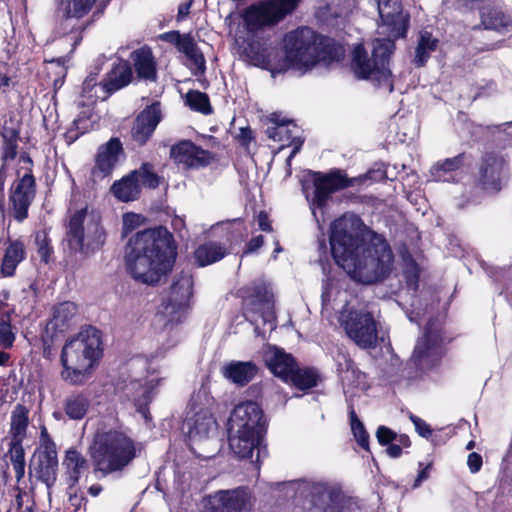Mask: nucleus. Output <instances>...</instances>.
<instances>
[{"label":"nucleus","instance_id":"nucleus-1","mask_svg":"<svg viewBox=\"0 0 512 512\" xmlns=\"http://www.w3.org/2000/svg\"><path fill=\"white\" fill-rule=\"evenodd\" d=\"M330 248L335 263L356 282L374 284L385 280L392 272L394 255L382 236L368 243L359 233L333 228Z\"/></svg>","mask_w":512,"mask_h":512},{"label":"nucleus","instance_id":"nucleus-2","mask_svg":"<svg viewBox=\"0 0 512 512\" xmlns=\"http://www.w3.org/2000/svg\"><path fill=\"white\" fill-rule=\"evenodd\" d=\"M177 258L173 234L164 226L138 231L125 247V265L131 277L155 286L171 273Z\"/></svg>","mask_w":512,"mask_h":512},{"label":"nucleus","instance_id":"nucleus-3","mask_svg":"<svg viewBox=\"0 0 512 512\" xmlns=\"http://www.w3.org/2000/svg\"><path fill=\"white\" fill-rule=\"evenodd\" d=\"M285 58L278 71L293 68L306 73L320 62L338 61L342 48L337 42L308 26L298 27L284 37Z\"/></svg>","mask_w":512,"mask_h":512},{"label":"nucleus","instance_id":"nucleus-4","mask_svg":"<svg viewBox=\"0 0 512 512\" xmlns=\"http://www.w3.org/2000/svg\"><path fill=\"white\" fill-rule=\"evenodd\" d=\"M87 454L95 475L107 477L121 473L138 454L137 442L120 427H98L88 446Z\"/></svg>","mask_w":512,"mask_h":512},{"label":"nucleus","instance_id":"nucleus-5","mask_svg":"<svg viewBox=\"0 0 512 512\" xmlns=\"http://www.w3.org/2000/svg\"><path fill=\"white\" fill-rule=\"evenodd\" d=\"M100 330L89 326L66 340L60 355L61 378L70 385H83L103 356Z\"/></svg>","mask_w":512,"mask_h":512},{"label":"nucleus","instance_id":"nucleus-6","mask_svg":"<svg viewBox=\"0 0 512 512\" xmlns=\"http://www.w3.org/2000/svg\"><path fill=\"white\" fill-rule=\"evenodd\" d=\"M386 178L385 170H368L365 174L349 178L345 171L332 169L327 173L307 169L300 179L301 190L311 206L326 207L331 195L346 188L363 185L366 181H380Z\"/></svg>","mask_w":512,"mask_h":512},{"label":"nucleus","instance_id":"nucleus-7","mask_svg":"<svg viewBox=\"0 0 512 512\" xmlns=\"http://www.w3.org/2000/svg\"><path fill=\"white\" fill-rule=\"evenodd\" d=\"M385 38H376L373 41L371 58H368L367 51L362 44L357 45L353 50L351 62L352 70L358 79H373L379 85L389 84L392 87V72L390 69V58L396 49L394 38L385 35Z\"/></svg>","mask_w":512,"mask_h":512},{"label":"nucleus","instance_id":"nucleus-8","mask_svg":"<svg viewBox=\"0 0 512 512\" xmlns=\"http://www.w3.org/2000/svg\"><path fill=\"white\" fill-rule=\"evenodd\" d=\"M87 216V207L76 210L69 219L66 231L68 247L74 252L84 254L100 250L107 238V233L99 220L88 225L85 236L84 222Z\"/></svg>","mask_w":512,"mask_h":512},{"label":"nucleus","instance_id":"nucleus-9","mask_svg":"<svg viewBox=\"0 0 512 512\" xmlns=\"http://www.w3.org/2000/svg\"><path fill=\"white\" fill-rule=\"evenodd\" d=\"M27 167L17 172V178L9 191V212L15 221L22 223L29 216V208L36 197V179L33 174V160L30 156L22 157Z\"/></svg>","mask_w":512,"mask_h":512},{"label":"nucleus","instance_id":"nucleus-10","mask_svg":"<svg viewBox=\"0 0 512 512\" xmlns=\"http://www.w3.org/2000/svg\"><path fill=\"white\" fill-rule=\"evenodd\" d=\"M78 307L74 302L64 301L53 306L52 317L41 334L43 357L50 359L55 344L75 325Z\"/></svg>","mask_w":512,"mask_h":512},{"label":"nucleus","instance_id":"nucleus-11","mask_svg":"<svg viewBox=\"0 0 512 512\" xmlns=\"http://www.w3.org/2000/svg\"><path fill=\"white\" fill-rule=\"evenodd\" d=\"M242 299V314L251 324L261 317L264 322L275 319L274 295L264 282H253L239 289Z\"/></svg>","mask_w":512,"mask_h":512},{"label":"nucleus","instance_id":"nucleus-12","mask_svg":"<svg viewBox=\"0 0 512 512\" xmlns=\"http://www.w3.org/2000/svg\"><path fill=\"white\" fill-rule=\"evenodd\" d=\"M357 499L347 495L340 486L316 483L309 492L308 512H351Z\"/></svg>","mask_w":512,"mask_h":512},{"label":"nucleus","instance_id":"nucleus-13","mask_svg":"<svg viewBox=\"0 0 512 512\" xmlns=\"http://www.w3.org/2000/svg\"><path fill=\"white\" fill-rule=\"evenodd\" d=\"M169 158L178 168L190 171L208 167L217 160V155L192 140L182 139L170 147Z\"/></svg>","mask_w":512,"mask_h":512},{"label":"nucleus","instance_id":"nucleus-14","mask_svg":"<svg viewBox=\"0 0 512 512\" xmlns=\"http://www.w3.org/2000/svg\"><path fill=\"white\" fill-rule=\"evenodd\" d=\"M248 431L265 435L267 420L261 406L255 401H244L236 405L228 420V432Z\"/></svg>","mask_w":512,"mask_h":512},{"label":"nucleus","instance_id":"nucleus-15","mask_svg":"<svg viewBox=\"0 0 512 512\" xmlns=\"http://www.w3.org/2000/svg\"><path fill=\"white\" fill-rule=\"evenodd\" d=\"M343 327L347 336L360 348L369 349L376 345L377 325L372 313L351 310L343 321Z\"/></svg>","mask_w":512,"mask_h":512},{"label":"nucleus","instance_id":"nucleus-16","mask_svg":"<svg viewBox=\"0 0 512 512\" xmlns=\"http://www.w3.org/2000/svg\"><path fill=\"white\" fill-rule=\"evenodd\" d=\"M505 159L496 152H485L479 161L474 182L483 191L499 192L501 178L505 169Z\"/></svg>","mask_w":512,"mask_h":512},{"label":"nucleus","instance_id":"nucleus-17","mask_svg":"<svg viewBox=\"0 0 512 512\" xmlns=\"http://www.w3.org/2000/svg\"><path fill=\"white\" fill-rule=\"evenodd\" d=\"M253 495L248 486L220 490L210 497L208 512H243L253 506Z\"/></svg>","mask_w":512,"mask_h":512},{"label":"nucleus","instance_id":"nucleus-18","mask_svg":"<svg viewBox=\"0 0 512 512\" xmlns=\"http://www.w3.org/2000/svg\"><path fill=\"white\" fill-rule=\"evenodd\" d=\"M384 35L405 38L409 29V14H403L401 0H376Z\"/></svg>","mask_w":512,"mask_h":512},{"label":"nucleus","instance_id":"nucleus-19","mask_svg":"<svg viewBox=\"0 0 512 512\" xmlns=\"http://www.w3.org/2000/svg\"><path fill=\"white\" fill-rule=\"evenodd\" d=\"M159 39L176 47L195 66L192 71L195 76H204L206 72V59L198 47L191 33L181 34L178 30H171L159 35Z\"/></svg>","mask_w":512,"mask_h":512},{"label":"nucleus","instance_id":"nucleus-20","mask_svg":"<svg viewBox=\"0 0 512 512\" xmlns=\"http://www.w3.org/2000/svg\"><path fill=\"white\" fill-rule=\"evenodd\" d=\"M123 155V144L118 137H111L106 143L101 144L97 149L94 166L91 169L93 179L109 178Z\"/></svg>","mask_w":512,"mask_h":512},{"label":"nucleus","instance_id":"nucleus-21","mask_svg":"<svg viewBox=\"0 0 512 512\" xmlns=\"http://www.w3.org/2000/svg\"><path fill=\"white\" fill-rule=\"evenodd\" d=\"M444 329L436 319H429L424 327L422 338L416 344L411 360L419 369L425 367L427 358L435 354L441 347L444 338Z\"/></svg>","mask_w":512,"mask_h":512},{"label":"nucleus","instance_id":"nucleus-22","mask_svg":"<svg viewBox=\"0 0 512 512\" xmlns=\"http://www.w3.org/2000/svg\"><path fill=\"white\" fill-rule=\"evenodd\" d=\"M46 440L43 449L37 454V465L35 466L36 478L44 483L48 490L56 484L58 476V456L54 441L48 436L46 429L41 433Z\"/></svg>","mask_w":512,"mask_h":512},{"label":"nucleus","instance_id":"nucleus-23","mask_svg":"<svg viewBox=\"0 0 512 512\" xmlns=\"http://www.w3.org/2000/svg\"><path fill=\"white\" fill-rule=\"evenodd\" d=\"M131 83H136L131 63L129 60L119 58L117 62L112 64L111 69L99 82V86L103 92L102 99L105 100L109 98Z\"/></svg>","mask_w":512,"mask_h":512},{"label":"nucleus","instance_id":"nucleus-24","mask_svg":"<svg viewBox=\"0 0 512 512\" xmlns=\"http://www.w3.org/2000/svg\"><path fill=\"white\" fill-rule=\"evenodd\" d=\"M131 63L136 83L156 82L158 79V65L152 48L145 44L133 50L128 59Z\"/></svg>","mask_w":512,"mask_h":512},{"label":"nucleus","instance_id":"nucleus-25","mask_svg":"<svg viewBox=\"0 0 512 512\" xmlns=\"http://www.w3.org/2000/svg\"><path fill=\"white\" fill-rule=\"evenodd\" d=\"M161 104L156 101L148 105L135 119L131 130L133 141L143 146L153 135L161 121Z\"/></svg>","mask_w":512,"mask_h":512},{"label":"nucleus","instance_id":"nucleus-26","mask_svg":"<svg viewBox=\"0 0 512 512\" xmlns=\"http://www.w3.org/2000/svg\"><path fill=\"white\" fill-rule=\"evenodd\" d=\"M242 18L245 29L249 33L258 32L266 26H273L279 23L273 12L272 3L269 1L250 5L244 10Z\"/></svg>","mask_w":512,"mask_h":512},{"label":"nucleus","instance_id":"nucleus-27","mask_svg":"<svg viewBox=\"0 0 512 512\" xmlns=\"http://www.w3.org/2000/svg\"><path fill=\"white\" fill-rule=\"evenodd\" d=\"M265 364L275 377L288 383L289 377L298 362L291 353H287L283 348L274 345L269 347L265 355Z\"/></svg>","mask_w":512,"mask_h":512},{"label":"nucleus","instance_id":"nucleus-28","mask_svg":"<svg viewBox=\"0 0 512 512\" xmlns=\"http://www.w3.org/2000/svg\"><path fill=\"white\" fill-rule=\"evenodd\" d=\"M337 374L344 390L350 391L366 384V374L362 372L348 353L339 352L336 357Z\"/></svg>","mask_w":512,"mask_h":512},{"label":"nucleus","instance_id":"nucleus-29","mask_svg":"<svg viewBox=\"0 0 512 512\" xmlns=\"http://www.w3.org/2000/svg\"><path fill=\"white\" fill-rule=\"evenodd\" d=\"M221 372L226 380L244 387L256 377L259 368L253 361L232 360L222 367Z\"/></svg>","mask_w":512,"mask_h":512},{"label":"nucleus","instance_id":"nucleus-30","mask_svg":"<svg viewBox=\"0 0 512 512\" xmlns=\"http://www.w3.org/2000/svg\"><path fill=\"white\" fill-rule=\"evenodd\" d=\"M62 465L65 469L66 482L70 489H73L78 485L81 474L88 469L89 462L76 447H70L65 451Z\"/></svg>","mask_w":512,"mask_h":512},{"label":"nucleus","instance_id":"nucleus-31","mask_svg":"<svg viewBox=\"0 0 512 512\" xmlns=\"http://www.w3.org/2000/svg\"><path fill=\"white\" fill-rule=\"evenodd\" d=\"M229 433V446L239 459L251 458L253 451L258 449L265 435H256L246 431H234Z\"/></svg>","mask_w":512,"mask_h":512},{"label":"nucleus","instance_id":"nucleus-32","mask_svg":"<svg viewBox=\"0 0 512 512\" xmlns=\"http://www.w3.org/2000/svg\"><path fill=\"white\" fill-rule=\"evenodd\" d=\"M113 196L124 203L132 202L140 198L142 188L138 181V171H130L121 179L116 180L111 188Z\"/></svg>","mask_w":512,"mask_h":512},{"label":"nucleus","instance_id":"nucleus-33","mask_svg":"<svg viewBox=\"0 0 512 512\" xmlns=\"http://www.w3.org/2000/svg\"><path fill=\"white\" fill-rule=\"evenodd\" d=\"M26 258V249L22 240L8 239L1 263V273L5 277L15 275L17 266Z\"/></svg>","mask_w":512,"mask_h":512},{"label":"nucleus","instance_id":"nucleus-34","mask_svg":"<svg viewBox=\"0 0 512 512\" xmlns=\"http://www.w3.org/2000/svg\"><path fill=\"white\" fill-rule=\"evenodd\" d=\"M228 254V248L222 243L207 241L195 249L194 259L198 267H206L219 262Z\"/></svg>","mask_w":512,"mask_h":512},{"label":"nucleus","instance_id":"nucleus-35","mask_svg":"<svg viewBox=\"0 0 512 512\" xmlns=\"http://www.w3.org/2000/svg\"><path fill=\"white\" fill-rule=\"evenodd\" d=\"M323 381L319 370L313 366L299 367L297 364L289 377V382L300 391H307L317 387Z\"/></svg>","mask_w":512,"mask_h":512},{"label":"nucleus","instance_id":"nucleus-36","mask_svg":"<svg viewBox=\"0 0 512 512\" xmlns=\"http://www.w3.org/2000/svg\"><path fill=\"white\" fill-rule=\"evenodd\" d=\"M91 401L83 392H72L63 401V411L70 420H82L87 415Z\"/></svg>","mask_w":512,"mask_h":512},{"label":"nucleus","instance_id":"nucleus-37","mask_svg":"<svg viewBox=\"0 0 512 512\" xmlns=\"http://www.w3.org/2000/svg\"><path fill=\"white\" fill-rule=\"evenodd\" d=\"M97 0H60L57 6V12L65 20L76 18L81 19L88 15Z\"/></svg>","mask_w":512,"mask_h":512},{"label":"nucleus","instance_id":"nucleus-38","mask_svg":"<svg viewBox=\"0 0 512 512\" xmlns=\"http://www.w3.org/2000/svg\"><path fill=\"white\" fill-rule=\"evenodd\" d=\"M193 295V281L188 277H181L171 286L170 304L178 310L189 307Z\"/></svg>","mask_w":512,"mask_h":512},{"label":"nucleus","instance_id":"nucleus-39","mask_svg":"<svg viewBox=\"0 0 512 512\" xmlns=\"http://www.w3.org/2000/svg\"><path fill=\"white\" fill-rule=\"evenodd\" d=\"M466 153L462 152L452 158L438 161L430 169V174L435 181H448L451 173L460 170L465 163Z\"/></svg>","mask_w":512,"mask_h":512},{"label":"nucleus","instance_id":"nucleus-40","mask_svg":"<svg viewBox=\"0 0 512 512\" xmlns=\"http://www.w3.org/2000/svg\"><path fill=\"white\" fill-rule=\"evenodd\" d=\"M29 425V410L21 403H18L12 413L9 434L11 441L23 442L26 437L27 428Z\"/></svg>","mask_w":512,"mask_h":512},{"label":"nucleus","instance_id":"nucleus-41","mask_svg":"<svg viewBox=\"0 0 512 512\" xmlns=\"http://www.w3.org/2000/svg\"><path fill=\"white\" fill-rule=\"evenodd\" d=\"M439 40L434 38L431 32L422 31L415 50L414 64L416 67H424L431 53L438 48Z\"/></svg>","mask_w":512,"mask_h":512},{"label":"nucleus","instance_id":"nucleus-42","mask_svg":"<svg viewBox=\"0 0 512 512\" xmlns=\"http://www.w3.org/2000/svg\"><path fill=\"white\" fill-rule=\"evenodd\" d=\"M481 23L475 26L474 29H479L481 26L484 29L500 30L509 25V18L498 8L490 7L480 13Z\"/></svg>","mask_w":512,"mask_h":512},{"label":"nucleus","instance_id":"nucleus-43","mask_svg":"<svg viewBox=\"0 0 512 512\" xmlns=\"http://www.w3.org/2000/svg\"><path fill=\"white\" fill-rule=\"evenodd\" d=\"M8 457L15 471L16 481L19 483L25 475V451L23 448V442L10 441L9 449L5 454Z\"/></svg>","mask_w":512,"mask_h":512},{"label":"nucleus","instance_id":"nucleus-44","mask_svg":"<svg viewBox=\"0 0 512 512\" xmlns=\"http://www.w3.org/2000/svg\"><path fill=\"white\" fill-rule=\"evenodd\" d=\"M269 120L271 123L275 124V126L268 127L266 130L267 136L270 139L283 142L292 137L291 131L287 128L292 122L291 120L281 118L280 114L277 113H272Z\"/></svg>","mask_w":512,"mask_h":512},{"label":"nucleus","instance_id":"nucleus-45","mask_svg":"<svg viewBox=\"0 0 512 512\" xmlns=\"http://www.w3.org/2000/svg\"><path fill=\"white\" fill-rule=\"evenodd\" d=\"M186 104L191 110L209 115L213 112L209 96L198 90H189L186 93Z\"/></svg>","mask_w":512,"mask_h":512},{"label":"nucleus","instance_id":"nucleus-46","mask_svg":"<svg viewBox=\"0 0 512 512\" xmlns=\"http://www.w3.org/2000/svg\"><path fill=\"white\" fill-rule=\"evenodd\" d=\"M420 273V266L411 255L404 258L403 277L408 290L413 292L418 290Z\"/></svg>","mask_w":512,"mask_h":512},{"label":"nucleus","instance_id":"nucleus-47","mask_svg":"<svg viewBox=\"0 0 512 512\" xmlns=\"http://www.w3.org/2000/svg\"><path fill=\"white\" fill-rule=\"evenodd\" d=\"M35 244L37 246V253L44 264H48L51 256L54 253L52 240L49 237V230L43 229L35 233Z\"/></svg>","mask_w":512,"mask_h":512},{"label":"nucleus","instance_id":"nucleus-48","mask_svg":"<svg viewBox=\"0 0 512 512\" xmlns=\"http://www.w3.org/2000/svg\"><path fill=\"white\" fill-rule=\"evenodd\" d=\"M213 423L214 421L211 416L202 415L200 413L195 414L192 422L189 424V437L206 438Z\"/></svg>","mask_w":512,"mask_h":512},{"label":"nucleus","instance_id":"nucleus-49","mask_svg":"<svg viewBox=\"0 0 512 512\" xmlns=\"http://www.w3.org/2000/svg\"><path fill=\"white\" fill-rule=\"evenodd\" d=\"M138 171V181L141 185L149 189H157L162 183L163 178L153 171V165L150 162H143Z\"/></svg>","mask_w":512,"mask_h":512},{"label":"nucleus","instance_id":"nucleus-50","mask_svg":"<svg viewBox=\"0 0 512 512\" xmlns=\"http://www.w3.org/2000/svg\"><path fill=\"white\" fill-rule=\"evenodd\" d=\"M349 419L352 433L358 445L364 450L369 451V434L353 408L349 411Z\"/></svg>","mask_w":512,"mask_h":512},{"label":"nucleus","instance_id":"nucleus-51","mask_svg":"<svg viewBox=\"0 0 512 512\" xmlns=\"http://www.w3.org/2000/svg\"><path fill=\"white\" fill-rule=\"evenodd\" d=\"M246 49L248 50V56L253 61L262 68L269 69L271 60L266 48L261 47L259 43L251 42Z\"/></svg>","mask_w":512,"mask_h":512},{"label":"nucleus","instance_id":"nucleus-52","mask_svg":"<svg viewBox=\"0 0 512 512\" xmlns=\"http://www.w3.org/2000/svg\"><path fill=\"white\" fill-rule=\"evenodd\" d=\"M98 73H90L86 76L82 83L81 98L87 99L91 104H95L99 98L95 92L96 86L99 85L97 82Z\"/></svg>","mask_w":512,"mask_h":512},{"label":"nucleus","instance_id":"nucleus-53","mask_svg":"<svg viewBox=\"0 0 512 512\" xmlns=\"http://www.w3.org/2000/svg\"><path fill=\"white\" fill-rule=\"evenodd\" d=\"M269 2L272 3V9L278 22L292 13L299 4L297 0H269Z\"/></svg>","mask_w":512,"mask_h":512},{"label":"nucleus","instance_id":"nucleus-54","mask_svg":"<svg viewBox=\"0 0 512 512\" xmlns=\"http://www.w3.org/2000/svg\"><path fill=\"white\" fill-rule=\"evenodd\" d=\"M4 153L5 159H14L17 155L19 131L11 129L8 136H4Z\"/></svg>","mask_w":512,"mask_h":512},{"label":"nucleus","instance_id":"nucleus-55","mask_svg":"<svg viewBox=\"0 0 512 512\" xmlns=\"http://www.w3.org/2000/svg\"><path fill=\"white\" fill-rule=\"evenodd\" d=\"M67 493H68V502L69 506L72 508L73 512H78L82 507L86 509L87 505V498L84 496L83 492L75 486V488L70 489V487H67Z\"/></svg>","mask_w":512,"mask_h":512},{"label":"nucleus","instance_id":"nucleus-56","mask_svg":"<svg viewBox=\"0 0 512 512\" xmlns=\"http://www.w3.org/2000/svg\"><path fill=\"white\" fill-rule=\"evenodd\" d=\"M409 419L414 424L416 432L421 437H423L425 439H431L435 444L438 443V441L436 440L437 435H435L434 438H432L433 430L430 427V425L428 423H426V421H424L423 419H421L420 417H418L412 413H410Z\"/></svg>","mask_w":512,"mask_h":512},{"label":"nucleus","instance_id":"nucleus-57","mask_svg":"<svg viewBox=\"0 0 512 512\" xmlns=\"http://www.w3.org/2000/svg\"><path fill=\"white\" fill-rule=\"evenodd\" d=\"M49 63L55 64L56 66L57 77L53 80V87L55 90H58L63 86L67 75V66L65 65L66 60L64 57H59L50 60Z\"/></svg>","mask_w":512,"mask_h":512},{"label":"nucleus","instance_id":"nucleus-58","mask_svg":"<svg viewBox=\"0 0 512 512\" xmlns=\"http://www.w3.org/2000/svg\"><path fill=\"white\" fill-rule=\"evenodd\" d=\"M376 438L381 446H387L396 440L397 433L385 425H380L376 430Z\"/></svg>","mask_w":512,"mask_h":512},{"label":"nucleus","instance_id":"nucleus-59","mask_svg":"<svg viewBox=\"0 0 512 512\" xmlns=\"http://www.w3.org/2000/svg\"><path fill=\"white\" fill-rule=\"evenodd\" d=\"M88 133L87 126H77L74 123L64 133V139L68 145H71L77 141L82 135Z\"/></svg>","mask_w":512,"mask_h":512},{"label":"nucleus","instance_id":"nucleus-60","mask_svg":"<svg viewBox=\"0 0 512 512\" xmlns=\"http://www.w3.org/2000/svg\"><path fill=\"white\" fill-rule=\"evenodd\" d=\"M419 471L417 477L414 480L413 488L419 487L424 481L430 477V472L433 467V462L424 464L423 462L418 463Z\"/></svg>","mask_w":512,"mask_h":512},{"label":"nucleus","instance_id":"nucleus-61","mask_svg":"<svg viewBox=\"0 0 512 512\" xmlns=\"http://www.w3.org/2000/svg\"><path fill=\"white\" fill-rule=\"evenodd\" d=\"M92 109L87 107L86 110H82L77 117L73 120L72 123L77 126H87L88 132L93 128V124L91 121L92 118Z\"/></svg>","mask_w":512,"mask_h":512},{"label":"nucleus","instance_id":"nucleus-62","mask_svg":"<svg viewBox=\"0 0 512 512\" xmlns=\"http://www.w3.org/2000/svg\"><path fill=\"white\" fill-rule=\"evenodd\" d=\"M235 139L243 147H248L254 140V135L249 126L241 127Z\"/></svg>","mask_w":512,"mask_h":512},{"label":"nucleus","instance_id":"nucleus-63","mask_svg":"<svg viewBox=\"0 0 512 512\" xmlns=\"http://www.w3.org/2000/svg\"><path fill=\"white\" fill-rule=\"evenodd\" d=\"M263 245H264V236L263 235L255 236L247 242V244L245 245L243 254L247 255V254L254 253V252L258 251Z\"/></svg>","mask_w":512,"mask_h":512},{"label":"nucleus","instance_id":"nucleus-64","mask_svg":"<svg viewBox=\"0 0 512 512\" xmlns=\"http://www.w3.org/2000/svg\"><path fill=\"white\" fill-rule=\"evenodd\" d=\"M467 465L471 473L479 472L483 465L482 456L477 452H471L467 458Z\"/></svg>","mask_w":512,"mask_h":512}]
</instances>
